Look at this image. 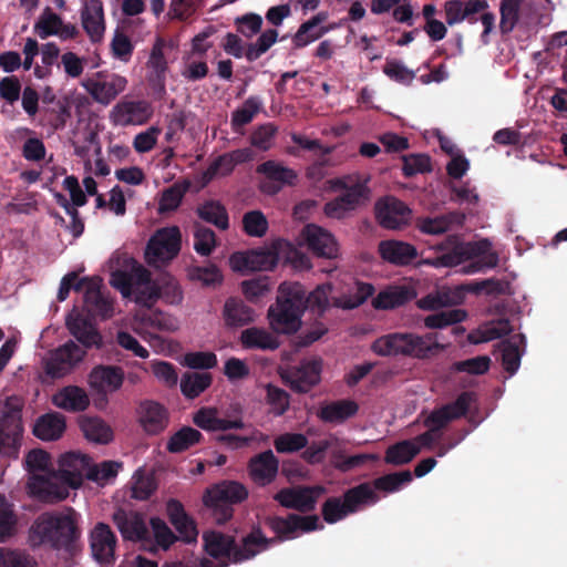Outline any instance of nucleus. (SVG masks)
I'll list each match as a JSON object with an SVG mask.
<instances>
[{"mask_svg": "<svg viewBox=\"0 0 567 567\" xmlns=\"http://www.w3.org/2000/svg\"><path fill=\"white\" fill-rule=\"evenodd\" d=\"M33 536L39 543H49L55 549L72 553L74 544L80 537V530L71 515L42 514L33 524Z\"/></svg>", "mask_w": 567, "mask_h": 567, "instance_id": "0eeeda50", "label": "nucleus"}, {"mask_svg": "<svg viewBox=\"0 0 567 567\" xmlns=\"http://www.w3.org/2000/svg\"><path fill=\"white\" fill-rule=\"evenodd\" d=\"M166 41L157 38L153 44L147 66L152 70L150 75V83L159 93H165L166 72L168 69L167 61L164 54Z\"/></svg>", "mask_w": 567, "mask_h": 567, "instance_id": "c85d7f7f", "label": "nucleus"}, {"mask_svg": "<svg viewBox=\"0 0 567 567\" xmlns=\"http://www.w3.org/2000/svg\"><path fill=\"white\" fill-rule=\"evenodd\" d=\"M332 291V285L330 282L319 285L308 296L306 295L305 310L310 308L316 311L319 316H322L330 306L329 296Z\"/></svg>", "mask_w": 567, "mask_h": 567, "instance_id": "13d9d810", "label": "nucleus"}, {"mask_svg": "<svg viewBox=\"0 0 567 567\" xmlns=\"http://www.w3.org/2000/svg\"><path fill=\"white\" fill-rule=\"evenodd\" d=\"M374 287L372 284L357 281L355 290L353 293L333 300V306L341 309H354L363 305L373 293Z\"/></svg>", "mask_w": 567, "mask_h": 567, "instance_id": "3c124183", "label": "nucleus"}, {"mask_svg": "<svg viewBox=\"0 0 567 567\" xmlns=\"http://www.w3.org/2000/svg\"><path fill=\"white\" fill-rule=\"evenodd\" d=\"M402 159V172L405 177L432 172L431 157L426 154H410Z\"/></svg>", "mask_w": 567, "mask_h": 567, "instance_id": "69168bd1", "label": "nucleus"}, {"mask_svg": "<svg viewBox=\"0 0 567 567\" xmlns=\"http://www.w3.org/2000/svg\"><path fill=\"white\" fill-rule=\"evenodd\" d=\"M278 31L276 29H268L264 31L255 42L248 43L245 58L249 61L258 60L265 54L277 41Z\"/></svg>", "mask_w": 567, "mask_h": 567, "instance_id": "5fc2aeb1", "label": "nucleus"}, {"mask_svg": "<svg viewBox=\"0 0 567 567\" xmlns=\"http://www.w3.org/2000/svg\"><path fill=\"white\" fill-rule=\"evenodd\" d=\"M525 342L524 334L513 336L511 339L503 340L499 343L502 365L506 372L513 375L520 365L522 353L519 351V343Z\"/></svg>", "mask_w": 567, "mask_h": 567, "instance_id": "79ce46f5", "label": "nucleus"}, {"mask_svg": "<svg viewBox=\"0 0 567 567\" xmlns=\"http://www.w3.org/2000/svg\"><path fill=\"white\" fill-rule=\"evenodd\" d=\"M342 498L350 515L359 512L363 506L377 504L380 499L370 483H361L348 488Z\"/></svg>", "mask_w": 567, "mask_h": 567, "instance_id": "72a5a7b5", "label": "nucleus"}, {"mask_svg": "<svg viewBox=\"0 0 567 567\" xmlns=\"http://www.w3.org/2000/svg\"><path fill=\"white\" fill-rule=\"evenodd\" d=\"M359 411V405L352 400H338L320 408L318 416L327 423H343L354 416Z\"/></svg>", "mask_w": 567, "mask_h": 567, "instance_id": "c9c22d12", "label": "nucleus"}, {"mask_svg": "<svg viewBox=\"0 0 567 567\" xmlns=\"http://www.w3.org/2000/svg\"><path fill=\"white\" fill-rule=\"evenodd\" d=\"M443 349L436 341V333L419 336L412 332H393L379 337L371 344V350L380 357H410L427 359Z\"/></svg>", "mask_w": 567, "mask_h": 567, "instance_id": "20e7f679", "label": "nucleus"}, {"mask_svg": "<svg viewBox=\"0 0 567 567\" xmlns=\"http://www.w3.org/2000/svg\"><path fill=\"white\" fill-rule=\"evenodd\" d=\"M380 257L396 267H406L416 260L419 252L414 245L398 239L381 240L378 245Z\"/></svg>", "mask_w": 567, "mask_h": 567, "instance_id": "5701e85b", "label": "nucleus"}, {"mask_svg": "<svg viewBox=\"0 0 567 567\" xmlns=\"http://www.w3.org/2000/svg\"><path fill=\"white\" fill-rule=\"evenodd\" d=\"M122 463L116 461H103L100 464H92L91 468L86 472V480L102 483L107 482L117 476Z\"/></svg>", "mask_w": 567, "mask_h": 567, "instance_id": "0e129e2a", "label": "nucleus"}, {"mask_svg": "<svg viewBox=\"0 0 567 567\" xmlns=\"http://www.w3.org/2000/svg\"><path fill=\"white\" fill-rule=\"evenodd\" d=\"M62 27V19L49 7L44 9L39 20L34 24V31L41 39H47L59 33Z\"/></svg>", "mask_w": 567, "mask_h": 567, "instance_id": "bf43d9fd", "label": "nucleus"}, {"mask_svg": "<svg viewBox=\"0 0 567 567\" xmlns=\"http://www.w3.org/2000/svg\"><path fill=\"white\" fill-rule=\"evenodd\" d=\"M138 413L140 423L147 434L156 435L167 427L168 414L166 409L159 403L145 401L141 403Z\"/></svg>", "mask_w": 567, "mask_h": 567, "instance_id": "cd10ccee", "label": "nucleus"}, {"mask_svg": "<svg viewBox=\"0 0 567 567\" xmlns=\"http://www.w3.org/2000/svg\"><path fill=\"white\" fill-rule=\"evenodd\" d=\"M203 540L205 551L218 560V564L204 558L200 567H228L230 564L245 563L268 550L276 542L275 538L267 537L259 525H254L239 542L233 535L215 530L206 532Z\"/></svg>", "mask_w": 567, "mask_h": 567, "instance_id": "f257e3e1", "label": "nucleus"}, {"mask_svg": "<svg viewBox=\"0 0 567 567\" xmlns=\"http://www.w3.org/2000/svg\"><path fill=\"white\" fill-rule=\"evenodd\" d=\"M464 221V215L452 212L445 215H441L434 218L425 217L420 218L416 221L417 229L427 235H441L450 230L451 226L462 225Z\"/></svg>", "mask_w": 567, "mask_h": 567, "instance_id": "58836bf2", "label": "nucleus"}, {"mask_svg": "<svg viewBox=\"0 0 567 567\" xmlns=\"http://www.w3.org/2000/svg\"><path fill=\"white\" fill-rule=\"evenodd\" d=\"M203 434L190 426H183L175 432L167 442V451L171 453H182L203 440Z\"/></svg>", "mask_w": 567, "mask_h": 567, "instance_id": "49530a36", "label": "nucleus"}, {"mask_svg": "<svg viewBox=\"0 0 567 567\" xmlns=\"http://www.w3.org/2000/svg\"><path fill=\"white\" fill-rule=\"evenodd\" d=\"M127 85V80L118 74L97 72L93 78L83 82L89 94L100 104L109 105Z\"/></svg>", "mask_w": 567, "mask_h": 567, "instance_id": "ddd939ff", "label": "nucleus"}, {"mask_svg": "<svg viewBox=\"0 0 567 567\" xmlns=\"http://www.w3.org/2000/svg\"><path fill=\"white\" fill-rule=\"evenodd\" d=\"M91 468V457L76 452L63 454L59 461V470L50 476L34 475L30 480L32 494L44 502L56 503L69 495L64 485L58 484L61 481L72 488L82 486L86 472Z\"/></svg>", "mask_w": 567, "mask_h": 567, "instance_id": "f03ea898", "label": "nucleus"}, {"mask_svg": "<svg viewBox=\"0 0 567 567\" xmlns=\"http://www.w3.org/2000/svg\"><path fill=\"white\" fill-rule=\"evenodd\" d=\"M244 231L251 237H262L268 230V220L262 212L250 210L243 217Z\"/></svg>", "mask_w": 567, "mask_h": 567, "instance_id": "774afa93", "label": "nucleus"}, {"mask_svg": "<svg viewBox=\"0 0 567 567\" xmlns=\"http://www.w3.org/2000/svg\"><path fill=\"white\" fill-rule=\"evenodd\" d=\"M124 381V373L120 367L100 365L90 373V384L99 391H116Z\"/></svg>", "mask_w": 567, "mask_h": 567, "instance_id": "2f4dec72", "label": "nucleus"}, {"mask_svg": "<svg viewBox=\"0 0 567 567\" xmlns=\"http://www.w3.org/2000/svg\"><path fill=\"white\" fill-rule=\"evenodd\" d=\"M223 319L228 328H240L255 320V311L241 298L229 297L223 307Z\"/></svg>", "mask_w": 567, "mask_h": 567, "instance_id": "c756f323", "label": "nucleus"}, {"mask_svg": "<svg viewBox=\"0 0 567 567\" xmlns=\"http://www.w3.org/2000/svg\"><path fill=\"white\" fill-rule=\"evenodd\" d=\"M66 327L70 333L85 348L100 347L102 337L91 321L81 315L66 319Z\"/></svg>", "mask_w": 567, "mask_h": 567, "instance_id": "473e14b6", "label": "nucleus"}, {"mask_svg": "<svg viewBox=\"0 0 567 567\" xmlns=\"http://www.w3.org/2000/svg\"><path fill=\"white\" fill-rule=\"evenodd\" d=\"M233 411L234 414L228 415L229 419H221L218 416V410L216 408L204 406L193 414V423L208 432L244 429L245 423L241 417V408L236 405Z\"/></svg>", "mask_w": 567, "mask_h": 567, "instance_id": "dca6fc26", "label": "nucleus"}, {"mask_svg": "<svg viewBox=\"0 0 567 567\" xmlns=\"http://www.w3.org/2000/svg\"><path fill=\"white\" fill-rule=\"evenodd\" d=\"M308 445V437L302 433H284L274 441V446L278 453H295L303 450Z\"/></svg>", "mask_w": 567, "mask_h": 567, "instance_id": "e2e57ef3", "label": "nucleus"}, {"mask_svg": "<svg viewBox=\"0 0 567 567\" xmlns=\"http://www.w3.org/2000/svg\"><path fill=\"white\" fill-rule=\"evenodd\" d=\"M216 247V235L210 228L195 224L194 249L200 256H209Z\"/></svg>", "mask_w": 567, "mask_h": 567, "instance_id": "680f3d73", "label": "nucleus"}, {"mask_svg": "<svg viewBox=\"0 0 567 567\" xmlns=\"http://www.w3.org/2000/svg\"><path fill=\"white\" fill-rule=\"evenodd\" d=\"M306 289L296 281H285L278 288L276 302L268 309L269 326L274 332L293 334L301 327Z\"/></svg>", "mask_w": 567, "mask_h": 567, "instance_id": "7ed1b4c3", "label": "nucleus"}, {"mask_svg": "<svg viewBox=\"0 0 567 567\" xmlns=\"http://www.w3.org/2000/svg\"><path fill=\"white\" fill-rule=\"evenodd\" d=\"M240 343L245 349L276 350L280 343L276 337L265 329L251 327L240 333Z\"/></svg>", "mask_w": 567, "mask_h": 567, "instance_id": "ea45409f", "label": "nucleus"}, {"mask_svg": "<svg viewBox=\"0 0 567 567\" xmlns=\"http://www.w3.org/2000/svg\"><path fill=\"white\" fill-rule=\"evenodd\" d=\"M415 297L414 291L405 286L391 287L378 293L372 300L375 309L388 310L403 306Z\"/></svg>", "mask_w": 567, "mask_h": 567, "instance_id": "4c0bfd02", "label": "nucleus"}, {"mask_svg": "<svg viewBox=\"0 0 567 567\" xmlns=\"http://www.w3.org/2000/svg\"><path fill=\"white\" fill-rule=\"evenodd\" d=\"M65 427V417L58 412H50L37 419L33 434L42 441H55L62 436Z\"/></svg>", "mask_w": 567, "mask_h": 567, "instance_id": "7c9ffc66", "label": "nucleus"}, {"mask_svg": "<svg viewBox=\"0 0 567 567\" xmlns=\"http://www.w3.org/2000/svg\"><path fill=\"white\" fill-rule=\"evenodd\" d=\"M410 214V208L395 197H385L375 204V217L379 224L388 229L401 228Z\"/></svg>", "mask_w": 567, "mask_h": 567, "instance_id": "4be33fe9", "label": "nucleus"}, {"mask_svg": "<svg viewBox=\"0 0 567 567\" xmlns=\"http://www.w3.org/2000/svg\"><path fill=\"white\" fill-rule=\"evenodd\" d=\"M466 317V311L462 309L445 310L427 316L424 319V326L429 329H442L460 323L464 321Z\"/></svg>", "mask_w": 567, "mask_h": 567, "instance_id": "6e6d98bb", "label": "nucleus"}, {"mask_svg": "<svg viewBox=\"0 0 567 567\" xmlns=\"http://www.w3.org/2000/svg\"><path fill=\"white\" fill-rule=\"evenodd\" d=\"M113 522L125 540H150V532L141 513L120 508L113 514Z\"/></svg>", "mask_w": 567, "mask_h": 567, "instance_id": "412c9836", "label": "nucleus"}, {"mask_svg": "<svg viewBox=\"0 0 567 567\" xmlns=\"http://www.w3.org/2000/svg\"><path fill=\"white\" fill-rule=\"evenodd\" d=\"M229 261L235 271L245 274L249 271L272 270L278 262V257L268 250H250L233 254Z\"/></svg>", "mask_w": 567, "mask_h": 567, "instance_id": "6ab92c4d", "label": "nucleus"}, {"mask_svg": "<svg viewBox=\"0 0 567 567\" xmlns=\"http://www.w3.org/2000/svg\"><path fill=\"white\" fill-rule=\"evenodd\" d=\"M157 489V483L153 475L143 470L135 472L131 486V497L137 501H147Z\"/></svg>", "mask_w": 567, "mask_h": 567, "instance_id": "603ef678", "label": "nucleus"}, {"mask_svg": "<svg viewBox=\"0 0 567 567\" xmlns=\"http://www.w3.org/2000/svg\"><path fill=\"white\" fill-rule=\"evenodd\" d=\"M182 248V233L177 226L157 229L148 239L145 260L152 267H162L176 258Z\"/></svg>", "mask_w": 567, "mask_h": 567, "instance_id": "1a4fd4ad", "label": "nucleus"}, {"mask_svg": "<svg viewBox=\"0 0 567 567\" xmlns=\"http://www.w3.org/2000/svg\"><path fill=\"white\" fill-rule=\"evenodd\" d=\"M301 237L308 248L318 257L333 259L338 256V243L333 235L315 224L305 226Z\"/></svg>", "mask_w": 567, "mask_h": 567, "instance_id": "aec40b11", "label": "nucleus"}, {"mask_svg": "<svg viewBox=\"0 0 567 567\" xmlns=\"http://www.w3.org/2000/svg\"><path fill=\"white\" fill-rule=\"evenodd\" d=\"M82 25L93 42L100 41L105 29L102 6L86 8L82 12Z\"/></svg>", "mask_w": 567, "mask_h": 567, "instance_id": "09e8293b", "label": "nucleus"}, {"mask_svg": "<svg viewBox=\"0 0 567 567\" xmlns=\"http://www.w3.org/2000/svg\"><path fill=\"white\" fill-rule=\"evenodd\" d=\"M75 290H84V307L91 316L103 319L112 316V300L101 291V279L99 277L80 279Z\"/></svg>", "mask_w": 567, "mask_h": 567, "instance_id": "2eb2a0df", "label": "nucleus"}, {"mask_svg": "<svg viewBox=\"0 0 567 567\" xmlns=\"http://www.w3.org/2000/svg\"><path fill=\"white\" fill-rule=\"evenodd\" d=\"M189 188V183L185 182L183 184L175 183L168 188H166L161 196L159 203H158V210L159 213H168L176 210L186 192Z\"/></svg>", "mask_w": 567, "mask_h": 567, "instance_id": "864d4df0", "label": "nucleus"}, {"mask_svg": "<svg viewBox=\"0 0 567 567\" xmlns=\"http://www.w3.org/2000/svg\"><path fill=\"white\" fill-rule=\"evenodd\" d=\"M248 495L243 483L225 480L206 488L203 504L209 517L217 525H224L233 518L235 506L245 502Z\"/></svg>", "mask_w": 567, "mask_h": 567, "instance_id": "423d86ee", "label": "nucleus"}, {"mask_svg": "<svg viewBox=\"0 0 567 567\" xmlns=\"http://www.w3.org/2000/svg\"><path fill=\"white\" fill-rule=\"evenodd\" d=\"M213 381L208 372L185 373L181 380V391L188 399H195L210 386Z\"/></svg>", "mask_w": 567, "mask_h": 567, "instance_id": "de8ad7c7", "label": "nucleus"}, {"mask_svg": "<svg viewBox=\"0 0 567 567\" xmlns=\"http://www.w3.org/2000/svg\"><path fill=\"white\" fill-rule=\"evenodd\" d=\"M80 427L89 441L107 444L113 439L111 427L99 417H84L80 423Z\"/></svg>", "mask_w": 567, "mask_h": 567, "instance_id": "c03bdc74", "label": "nucleus"}, {"mask_svg": "<svg viewBox=\"0 0 567 567\" xmlns=\"http://www.w3.org/2000/svg\"><path fill=\"white\" fill-rule=\"evenodd\" d=\"M85 351L70 340L52 353L47 362L45 372L52 378H62L82 360Z\"/></svg>", "mask_w": 567, "mask_h": 567, "instance_id": "a211bd4d", "label": "nucleus"}, {"mask_svg": "<svg viewBox=\"0 0 567 567\" xmlns=\"http://www.w3.org/2000/svg\"><path fill=\"white\" fill-rule=\"evenodd\" d=\"M266 525L276 534V543L292 539L298 532L309 533L322 528L317 515L301 516L288 514L287 517L269 516L265 519Z\"/></svg>", "mask_w": 567, "mask_h": 567, "instance_id": "9b49d317", "label": "nucleus"}, {"mask_svg": "<svg viewBox=\"0 0 567 567\" xmlns=\"http://www.w3.org/2000/svg\"><path fill=\"white\" fill-rule=\"evenodd\" d=\"M166 514L171 524L177 530L184 543L190 544L197 540L198 530L195 520L186 513L184 505L175 498L166 503Z\"/></svg>", "mask_w": 567, "mask_h": 567, "instance_id": "393cba45", "label": "nucleus"}, {"mask_svg": "<svg viewBox=\"0 0 567 567\" xmlns=\"http://www.w3.org/2000/svg\"><path fill=\"white\" fill-rule=\"evenodd\" d=\"M196 214L200 219L220 230H226L229 227L228 212L219 200H205L196 208Z\"/></svg>", "mask_w": 567, "mask_h": 567, "instance_id": "a19ab883", "label": "nucleus"}, {"mask_svg": "<svg viewBox=\"0 0 567 567\" xmlns=\"http://www.w3.org/2000/svg\"><path fill=\"white\" fill-rule=\"evenodd\" d=\"M419 453L420 446L405 440L389 446L385 451L384 461L392 465H403L411 462Z\"/></svg>", "mask_w": 567, "mask_h": 567, "instance_id": "a18cd8bd", "label": "nucleus"}, {"mask_svg": "<svg viewBox=\"0 0 567 567\" xmlns=\"http://www.w3.org/2000/svg\"><path fill=\"white\" fill-rule=\"evenodd\" d=\"M257 173L262 174L267 179L277 182L280 185L293 186L297 181V173L282 164L269 159L257 166Z\"/></svg>", "mask_w": 567, "mask_h": 567, "instance_id": "37998d69", "label": "nucleus"}, {"mask_svg": "<svg viewBox=\"0 0 567 567\" xmlns=\"http://www.w3.org/2000/svg\"><path fill=\"white\" fill-rule=\"evenodd\" d=\"M279 461L271 450L264 451L250 458L248 472L250 478L259 486H266L276 480Z\"/></svg>", "mask_w": 567, "mask_h": 567, "instance_id": "bb28decb", "label": "nucleus"}, {"mask_svg": "<svg viewBox=\"0 0 567 567\" xmlns=\"http://www.w3.org/2000/svg\"><path fill=\"white\" fill-rule=\"evenodd\" d=\"M37 561L25 551L0 547V567H37Z\"/></svg>", "mask_w": 567, "mask_h": 567, "instance_id": "338daca9", "label": "nucleus"}, {"mask_svg": "<svg viewBox=\"0 0 567 567\" xmlns=\"http://www.w3.org/2000/svg\"><path fill=\"white\" fill-rule=\"evenodd\" d=\"M264 110V101L258 95H251L237 107L230 120L231 128L235 133H243V128L251 123L255 116Z\"/></svg>", "mask_w": 567, "mask_h": 567, "instance_id": "e433bc0d", "label": "nucleus"}, {"mask_svg": "<svg viewBox=\"0 0 567 567\" xmlns=\"http://www.w3.org/2000/svg\"><path fill=\"white\" fill-rule=\"evenodd\" d=\"M326 493L322 485L285 487L274 495V499L282 507L301 513L312 512L318 498Z\"/></svg>", "mask_w": 567, "mask_h": 567, "instance_id": "f8f14e48", "label": "nucleus"}, {"mask_svg": "<svg viewBox=\"0 0 567 567\" xmlns=\"http://www.w3.org/2000/svg\"><path fill=\"white\" fill-rule=\"evenodd\" d=\"M28 471L34 475L50 476L55 473L51 468L50 454L43 450H31L25 456Z\"/></svg>", "mask_w": 567, "mask_h": 567, "instance_id": "4d7b16f0", "label": "nucleus"}, {"mask_svg": "<svg viewBox=\"0 0 567 567\" xmlns=\"http://www.w3.org/2000/svg\"><path fill=\"white\" fill-rule=\"evenodd\" d=\"M321 515L326 523L336 524L350 514L342 496L328 497L321 506Z\"/></svg>", "mask_w": 567, "mask_h": 567, "instance_id": "052dcab7", "label": "nucleus"}, {"mask_svg": "<svg viewBox=\"0 0 567 567\" xmlns=\"http://www.w3.org/2000/svg\"><path fill=\"white\" fill-rule=\"evenodd\" d=\"M488 247L489 243L487 240L464 244L458 241L456 236H450L436 247L439 250H446L445 252L434 258L423 259L419 264L435 268L454 267L467 259L485 254Z\"/></svg>", "mask_w": 567, "mask_h": 567, "instance_id": "9d476101", "label": "nucleus"}, {"mask_svg": "<svg viewBox=\"0 0 567 567\" xmlns=\"http://www.w3.org/2000/svg\"><path fill=\"white\" fill-rule=\"evenodd\" d=\"M110 282L123 297L134 296L143 307L151 308L161 296L159 289L151 285V272L134 259L127 260L124 269L113 270Z\"/></svg>", "mask_w": 567, "mask_h": 567, "instance_id": "39448f33", "label": "nucleus"}, {"mask_svg": "<svg viewBox=\"0 0 567 567\" xmlns=\"http://www.w3.org/2000/svg\"><path fill=\"white\" fill-rule=\"evenodd\" d=\"M368 178L361 179L359 176H343L328 181V184L333 190H343L339 199L352 210L365 204L370 199V188L368 186Z\"/></svg>", "mask_w": 567, "mask_h": 567, "instance_id": "4468645a", "label": "nucleus"}, {"mask_svg": "<svg viewBox=\"0 0 567 567\" xmlns=\"http://www.w3.org/2000/svg\"><path fill=\"white\" fill-rule=\"evenodd\" d=\"M116 536L111 527L104 523H97L91 533V549L93 557L102 565L114 560Z\"/></svg>", "mask_w": 567, "mask_h": 567, "instance_id": "a878e982", "label": "nucleus"}, {"mask_svg": "<svg viewBox=\"0 0 567 567\" xmlns=\"http://www.w3.org/2000/svg\"><path fill=\"white\" fill-rule=\"evenodd\" d=\"M53 403L69 412H82L90 405V399L82 388L69 385L53 396Z\"/></svg>", "mask_w": 567, "mask_h": 567, "instance_id": "f704fd0d", "label": "nucleus"}, {"mask_svg": "<svg viewBox=\"0 0 567 567\" xmlns=\"http://www.w3.org/2000/svg\"><path fill=\"white\" fill-rule=\"evenodd\" d=\"M412 473L408 470L382 475L375 478L372 487L375 491L385 493H394L400 491L404 485L411 483Z\"/></svg>", "mask_w": 567, "mask_h": 567, "instance_id": "8fccbe9b", "label": "nucleus"}, {"mask_svg": "<svg viewBox=\"0 0 567 567\" xmlns=\"http://www.w3.org/2000/svg\"><path fill=\"white\" fill-rule=\"evenodd\" d=\"M321 370L320 359L305 360L289 372L287 381L295 392L307 393L319 383Z\"/></svg>", "mask_w": 567, "mask_h": 567, "instance_id": "b1692460", "label": "nucleus"}, {"mask_svg": "<svg viewBox=\"0 0 567 567\" xmlns=\"http://www.w3.org/2000/svg\"><path fill=\"white\" fill-rule=\"evenodd\" d=\"M153 116V106L146 100H122L112 110L116 125H143Z\"/></svg>", "mask_w": 567, "mask_h": 567, "instance_id": "f3484780", "label": "nucleus"}, {"mask_svg": "<svg viewBox=\"0 0 567 567\" xmlns=\"http://www.w3.org/2000/svg\"><path fill=\"white\" fill-rule=\"evenodd\" d=\"M24 402L20 396L6 399L0 416V453L17 456L22 437V410Z\"/></svg>", "mask_w": 567, "mask_h": 567, "instance_id": "6e6552de", "label": "nucleus"}]
</instances>
